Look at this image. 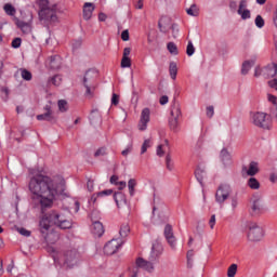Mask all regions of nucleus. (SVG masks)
I'll list each match as a JSON object with an SVG mask.
<instances>
[{
    "instance_id": "1",
    "label": "nucleus",
    "mask_w": 277,
    "mask_h": 277,
    "mask_svg": "<svg viewBox=\"0 0 277 277\" xmlns=\"http://www.w3.org/2000/svg\"><path fill=\"white\" fill-rule=\"evenodd\" d=\"M29 190L32 194V200L40 205L42 213L47 209L53 207V200L56 196H62L66 190V183L64 180H53L47 175L38 173L30 179Z\"/></svg>"
},
{
    "instance_id": "2",
    "label": "nucleus",
    "mask_w": 277,
    "mask_h": 277,
    "mask_svg": "<svg viewBox=\"0 0 277 277\" xmlns=\"http://www.w3.org/2000/svg\"><path fill=\"white\" fill-rule=\"evenodd\" d=\"M51 224L53 226H57L58 228H62L63 230H66L68 228H72V222H70L64 213L52 210L48 215L43 216L39 222V230L45 239L47 243H53L57 239H60V236L55 233H49L51 230Z\"/></svg>"
},
{
    "instance_id": "3",
    "label": "nucleus",
    "mask_w": 277,
    "mask_h": 277,
    "mask_svg": "<svg viewBox=\"0 0 277 277\" xmlns=\"http://www.w3.org/2000/svg\"><path fill=\"white\" fill-rule=\"evenodd\" d=\"M96 71L95 69H89L83 77V88L85 90L84 96L87 98H94V91L96 90Z\"/></svg>"
},
{
    "instance_id": "4",
    "label": "nucleus",
    "mask_w": 277,
    "mask_h": 277,
    "mask_svg": "<svg viewBox=\"0 0 277 277\" xmlns=\"http://www.w3.org/2000/svg\"><path fill=\"white\" fill-rule=\"evenodd\" d=\"M81 253L77 249H67L60 255V263L71 268L79 263Z\"/></svg>"
},
{
    "instance_id": "5",
    "label": "nucleus",
    "mask_w": 277,
    "mask_h": 277,
    "mask_svg": "<svg viewBox=\"0 0 277 277\" xmlns=\"http://www.w3.org/2000/svg\"><path fill=\"white\" fill-rule=\"evenodd\" d=\"M155 211H158L159 224H168V220H170V214H168V207L156 195H154L153 215H155Z\"/></svg>"
},
{
    "instance_id": "6",
    "label": "nucleus",
    "mask_w": 277,
    "mask_h": 277,
    "mask_svg": "<svg viewBox=\"0 0 277 277\" xmlns=\"http://www.w3.org/2000/svg\"><path fill=\"white\" fill-rule=\"evenodd\" d=\"M272 117L265 113H253L251 115L252 123L259 129L269 130L272 128Z\"/></svg>"
},
{
    "instance_id": "7",
    "label": "nucleus",
    "mask_w": 277,
    "mask_h": 277,
    "mask_svg": "<svg viewBox=\"0 0 277 277\" xmlns=\"http://www.w3.org/2000/svg\"><path fill=\"white\" fill-rule=\"evenodd\" d=\"M248 240L256 243L258 241H261L263 239L265 232L263 230V227L261 225L254 223V222H249L248 223Z\"/></svg>"
},
{
    "instance_id": "8",
    "label": "nucleus",
    "mask_w": 277,
    "mask_h": 277,
    "mask_svg": "<svg viewBox=\"0 0 277 277\" xmlns=\"http://www.w3.org/2000/svg\"><path fill=\"white\" fill-rule=\"evenodd\" d=\"M171 117L169 118V127L171 131H179V118H181V104L176 102V100L173 101V105L171 106Z\"/></svg>"
},
{
    "instance_id": "9",
    "label": "nucleus",
    "mask_w": 277,
    "mask_h": 277,
    "mask_svg": "<svg viewBox=\"0 0 277 277\" xmlns=\"http://www.w3.org/2000/svg\"><path fill=\"white\" fill-rule=\"evenodd\" d=\"M251 215H262L265 211V203L263 202V195L255 193L251 197Z\"/></svg>"
},
{
    "instance_id": "10",
    "label": "nucleus",
    "mask_w": 277,
    "mask_h": 277,
    "mask_svg": "<svg viewBox=\"0 0 277 277\" xmlns=\"http://www.w3.org/2000/svg\"><path fill=\"white\" fill-rule=\"evenodd\" d=\"M233 193V188L228 184H221L215 194V200L219 205H224L226 200H228L230 194Z\"/></svg>"
},
{
    "instance_id": "11",
    "label": "nucleus",
    "mask_w": 277,
    "mask_h": 277,
    "mask_svg": "<svg viewBox=\"0 0 277 277\" xmlns=\"http://www.w3.org/2000/svg\"><path fill=\"white\" fill-rule=\"evenodd\" d=\"M122 243H124V240L122 239H113L108 241L104 246V254H107L108 256H111V254H116L118 252V249L122 247Z\"/></svg>"
},
{
    "instance_id": "12",
    "label": "nucleus",
    "mask_w": 277,
    "mask_h": 277,
    "mask_svg": "<svg viewBox=\"0 0 277 277\" xmlns=\"http://www.w3.org/2000/svg\"><path fill=\"white\" fill-rule=\"evenodd\" d=\"M96 215H98L97 211H93L91 213V220L93 222L91 232L95 237H103L105 233V227H103V223H101L100 221H96Z\"/></svg>"
},
{
    "instance_id": "13",
    "label": "nucleus",
    "mask_w": 277,
    "mask_h": 277,
    "mask_svg": "<svg viewBox=\"0 0 277 277\" xmlns=\"http://www.w3.org/2000/svg\"><path fill=\"white\" fill-rule=\"evenodd\" d=\"M40 21H48L49 23H56L57 22V14L55 13V9H45L39 10L38 12Z\"/></svg>"
},
{
    "instance_id": "14",
    "label": "nucleus",
    "mask_w": 277,
    "mask_h": 277,
    "mask_svg": "<svg viewBox=\"0 0 277 277\" xmlns=\"http://www.w3.org/2000/svg\"><path fill=\"white\" fill-rule=\"evenodd\" d=\"M163 235L172 250H176V237H174V229L172 225L167 224L164 226Z\"/></svg>"
},
{
    "instance_id": "15",
    "label": "nucleus",
    "mask_w": 277,
    "mask_h": 277,
    "mask_svg": "<svg viewBox=\"0 0 277 277\" xmlns=\"http://www.w3.org/2000/svg\"><path fill=\"white\" fill-rule=\"evenodd\" d=\"M163 254V245L156 240L151 246V251L148 256L149 261H159V256Z\"/></svg>"
},
{
    "instance_id": "16",
    "label": "nucleus",
    "mask_w": 277,
    "mask_h": 277,
    "mask_svg": "<svg viewBox=\"0 0 277 277\" xmlns=\"http://www.w3.org/2000/svg\"><path fill=\"white\" fill-rule=\"evenodd\" d=\"M155 261L150 260H144L143 258L136 259V267L140 269H144L145 272H148L149 274H153L155 272Z\"/></svg>"
},
{
    "instance_id": "17",
    "label": "nucleus",
    "mask_w": 277,
    "mask_h": 277,
    "mask_svg": "<svg viewBox=\"0 0 277 277\" xmlns=\"http://www.w3.org/2000/svg\"><path fill=\"white\" fill-rule=\"evenodd\" d=\"M148 122H150V109L144 108L141 114V120L138 122L140 131H146L148 127Z\"/></svg>"
},
{
    "instance_id": "18",
    "label": "nucleus",
    "mask_w": 277,
    "mask_h": 277,
    "mask_svg": "<svg viewBox=\"0 0 277 277\" xmlns=\"http://www.w3.org/2000/svg\"><path fill=\"white\" fill-rule=\"evenodd\" d=\"M262 77H264V79H271V77H277V64L273 63L262 68Z\"/></svg>"
},
{
    "instance_id": "19",
    "label": "nucleus",
    "mask_w": 277,
    "mask_h": 277,
    "mask_svg": "<svg viewBox=\"0 0 277 277\" xmlns=\"http://www.w3.org/2000/svg\"><path fill=\"white\" fill-rule=\"evenodd\" d=\"M44 111L45 113L37 116V120H45L47 122H55V117L53 116V110L51 109V105H45Z\"/></svg>"
},
{
    "instance_id": "20",
    "label": "nucleus",
    "mask_w": 277,
    "mask_h": 277,
    "mask_svg": "<svg viewBox=\"0 0 277 277\" xmlns=\"http://www.w3.org/2000/svg\"><path fill=\"white\" fill-rule=\"evenodd\" d=\"M242 172H246L247 176H256L259 174V162L251 161L248 167H242Z\"/></svg>"
},
{
    "instance_id": "21",
    "label": "nucleus",
    "mask_w": 277,
    "mask_h": 277,
    "mask_svg": "<svg viewBox=\"0 0 277 277\" xmlns=\"http://www.w3.org/2000/svg\"><path fill=\"white\" fill-rule=\"evenodd\" d=\"M248 8V0H241L238 8V14L241 16L242 21L250 18V10Z\"/></svg>"
},
{
    "instance_id": "22",
    "label": "nucleus",
    "mask_w": 277,
    "mask_h": 277,
    "mask_svg": "<svg viewBox=\"0 0 277 277\" xmlns=\"http://www.w3.org/2000/svg\"><path fill=\"white\" fill-rule=\"evenodd\" d=\"M220 159L225 168L233 163V157L230 156V153L226 148H223L221 150Z\"/></svg>"
},
{
    "instance_id": "23",
    "label": "nucleus",
    "mask_w": 277,
    "mask_h": 277,
    "mask_svg": "<svg viewBox=\"0 0 277 277\" xmlns=\"http://www.w3.org/2000/svg\"><path fill=\"white\" fill-rule=\"evenodd\" d=\"M129 55H131V48H124L121 68H131V57H129Z\"/></svg>"
},
{
    "instance_id": "24",
    "label": "nucleus",
    "mask_w": 277,
    "mask_h": 277,
    "mask_svg": "<svg viewBox=\"0 0 277 277\" xmlns=\"http://www.w3.org/2000/svg\"><path fill=\"white\" fill-rule=\"evenodd\" d=\"M48 66H50L52 70H58V68L62 67V57L58 55L51 56L48 61Z\"/></svg>"
},
{
    "instance_id": "25",
    "label": "nucleus",
    "mask_w": 277,
    "mask_h": 277,
    "mask_svg": "<svg viewBox=\"0 0 277 277\" xmlns=\"http://www.w3.org/2000/svg\"><path fill=\"white\" fill-rule=\"evenodd\" d=\"M93 12H94V3L85 2L83 4V18H84V21H90V18H92Z\"/></svg>"
},
{
    "instance_id": "26",
    "label": "nucleus",
    "mask_w": 277,
    "mask_h": 277,
    "mask_svg": "<svg viewBox=\"0 0 277 277\" xmlns=\"http://www.w3.org/2000/svg\"><path fill=\"white\" fill-rule=\"evenodd\" d=\"M114 200H115L117 207H120V205H127V197L124 196V194H122L120 192L115 193Z\"/></svg>"
},
{
    "instance_id": "27",
    "label": "nucleus",
    "mask_w": 277,
    "mask_h": 277,
    "mask_svg": "<svg viewBox=\"0 0 277 277\" xmlns=\"http://www.w3.org/2000/svg\"><path fill=\"white\" fill-rule=\"evenodd\" d=\"M247 185L248 187H250V189H261V182H259V180H256V177H250L248 181H247Z\"/></svg>"
},
{
    "instance_id": "28",
    "label": "nucleus",
    "mask_w": 277,
    "mask_h": 277,
    "mask_svg": "<svg viewBox=\"0 0 277 277\" xmlns=\"http://www.w3.org/2000/svg\"><path fill=\"white\" fill-rule=\"evenodd\" d=\"M91 124H98L101 122V115H98V109H93L89 117Z\"/></svg>"
},
{
    "instance_id": "29",
    "label": "nucleus",
    "mask_w": 277,
    "mask_h": 277,
    "mask_svg": "<svg viewBox=\"0 0 277 277\" xmlns=\"http://www.w3.org/2000/svg\"><path fill=\"white\" fill-rule=\"evenodd\" d=\"M169 72H170L171 79H173V81H175L176 80V75H179V67L176 66L175 62L170 63Z\"/></svg>"
},
{
    "instance_id": "30",
    "label": "nucleus",
    "mask_w": 277,
    "mask_h": 277,
    "mask_svg": "<svg viewBox=\"0 0 277 277\" xmlns=\"http://www.w3.org/2000/svg\"><path fill=\"white\" fill-rule=\"evenodd\" d=\"M129 233H131V227L127 223L122 224L119 229V235L121 239L129 237Z\"/></svg>"
},
{
    "instance_id": "31",
    "label": "nucleus",
    "mask_w": 277,
    "mask_h": 277,
    "mask_svg": "<svg viewBox=\"0 0 277 277\" xmlns=\"http://www.w3.org/2000/svg\"><path fill=\"white\" fill-rule=\"evenodd\" d=\"M254 66V61H246L242 63L241 67V75H248L250 72V69Z\"/></svg>"
},
{
    "instance_id": "32",
    "label": "nucleus",
    "mask_w": 277,
    "mask_h": 277,
    "mask_svg": "<svg viewBox=\"0 0 277 277\" xmlns=\"http://www.w3.org/2000/svg\"><path fill=\"white\" fill-rule=\"evenodd\" d=\"M135 187H137V181L135 179H130L128 182V189L131 197L135 196Z\"/></svg>"
},
{
    "instance_id": "33",
    "label": "nucleus",
    "mask_w": 277,
    "mask_h": 277,
    "mask_svg": "<svg viewBox=\"0 0 277 277\" xmlns=\"http://www.w3.org/2000/svg\"><path fill=\"white\" fill-rule=\"evenodd\" d=\"M186 13L188 16H198V14H200V9H198V5L192 4L190 8L186 9Z\"/></svg>"
},
{
    "instance_id": "34",
    "label": "nucleus",
    "mask_w": 277,
    "mask_h": 277,
    "mask_svg": "<svg viewBox=\"0 0 277 277\" xmlns=\"http://www.w3.org/2000/svg\"><path fill=\"white\" fill-rule=\"evenodd\" d=\"M168 21H170L168 17H161L158 22V28H159V31H161V34H166V31H168L166 29V24L168 23Z\"/></svg>"
},
{
    "instance_id": "35",
    "label": "nucleus",
    "mask_w": 277,
    "mask_h": 277,
    "mask_svg": "<svg viewBox=\"0 0 277 277\" xmlns=\"http://www.w3.org/2000/svg\"><path fill=\"white\" fill-rule=\"evenodd\" d=\"M17 27L23 31V34H29L31 31V26L25 22H17Z\"/></svg>"
},
{
    "instance_id": "36",
    "label": "nucleus",
    "mask_w": 277,
    "mask_h": 277,
    "mask_svg": "<svg viewBox=\"0 0 277 277\" xmlns=\"http://www.w3.org/2000/svg\"><path fill=\"white\" fill-rule=\"evenodd\" d=\"M49 85H61L62 83V76L55 75L48 80Z\"/></svg>"
},
{
    "instance_id": "37",
    "label": "nucleus",
    "mask_w": 277,
    "mask_h": 277,
    "mask_svg": "<svg viewBox=\"0 0 277 277\" xmlns=\"http://www.w3.org/2000/svg\"><path fill=\"white\" fill-rule=\"evenodd\" d=\"M167 49L171 55H179V48L176 47V43L174 42H169L167 44Z\"/></svg>"
},
{
    "instance_id": "38",
    "label": "nucleus",
    "mask_w": 277,
    "mask_h": 277,
    "mask_svg": "<svg viewBox=\"0 0 277 277\" xmlns=\"http://www.w3.org/2000/svg\"><path fill=\"white\" fill-rule=\"evenodd\" d=\"M21 70V77L22 79H24V81H31L32 79V75H31V71L23 68V69H19Z\"/></svg>"
},
{
    "instance_id": "39",
    "label": "nucleus",
    "mask_w": 277,
    "mask_h": 277,
    "mask_svg": "<svg viewBox=\"0 0 277 277\" xmlns=\"http://www.w3.org/2000/svg\"><path fill=\"white\" fill-rule=\"evenodd\" d=\"M195 176H196L198 183H200V185H202V181L205 179V171L200 168H197L195 171Z\"/></svg>"
},
{
    "instance_id": "40",
    "label": "nucleus",
    "mask_w": 277,
    "mask_h": 277,
    "mask_svg": "<svg viewBox=\"0 0 277 277\" xmlns=\"http://www.w3.org/2000/svg\"><path fill=\"white\" fill-rule=\"evenodd\" d=\"M166 166L167 170H169L170 172L174 170V162H172V156H170V154H167L166 156Z\"/></svg>"
},
{
    "instance_id": "41",
    "label": "nucleus",
    "mask_w": 277,
    "mask_h": 277,
    "mask_svg": "<svg viewBox=\"0 0 277 277\" xmlns=\"http://www.w3.org/2000/svg\"><path fill=\"white\" fill-rule=\"evenodd\" d=\"M196 53V48L194 47V43L192 41H188L187 48H186V55L188 57H192Z\"/></svg>"
},
{
    "instance_id": "42",
    "label": "nucleus",
    "mask_w": 277,
    "mask_h": 277,
    "mask_svg": "<svg viewBox=\"0 0 277 277\" xmlns=\"http://www.w3.org/2000/svg\"><path fill=\"white\" fill-rule=\"evenodd\" d=\"M58 109L62 113L68 111V102H66L65 100H60L58 101Z\"/></svg>"
},
{
    "instance_id": "43",
    "label": "nucleus",
    "mask_w": 277,
    "mask_h": 277,
    "mask_svg": "<svg viewBox=\"0 0 277 277\" xmlns=\"http://www.w3.org/2000/svg\"><path fill=\"white\" fill-rule=\"evenodd\" d=\"M37 5H39V10H49V0H37Z\"/></svg>"
},
{
    "instance_id": "44",
    "label": "nucleus",
    "mask_w": 277,
    "mask_h": 277,
    "mask_svg": "<svg viewBox=\"0 0 277 277\" xmlns=\"http://www.w3.org/2000/svg\"><path fill=\"white\" fill-rule=\"evenodd\" d=\"M237 274V264H232L227 269L228 277H235Z\"/></svg>"
},
{
    "instance_id": "45",
    "label": "nucleus",
    "mask_w": 277,
    "mask_h": 277,
    "mask_svg": "<svg viewBox=\"0 0 277 277\" xmlns=\"http://www.w3.org/2000/svg\"><path fill=\"white\" fill-rule=\"evenodd\" d=\"M4 11L9 14V16H14L16 14V9L12 4H5Z\"/></svg>"
},
{
    "instance_id": "46",
    "label": "nucleus",
    "mask_w": 277,
    "mask_h": 277,
    "mask_svg": "<svg viewBox=\"0 0 277 277\" xmlns=\"http://www.w3.org/2000/svg\"><path fill=\"white\" fill-rule=\"evenodd\" d=\"M255 25L259 27V29H262V27H265V19H263V16L258 15L255 17Z\"/></svg>"
},
{
    "instance_id": "47",
    "label": "nucleus",
    "mask_w": 277,
    "mask_h": 277,
    "mask_svg": "<svg viewBox=\"0 0 277 277\" xmlns=\"http://www.w3.org/2000/svg\"><path fill=\"white\" fill-rule=\"evenodd\" d=\"M148 148H150V138H147L144 141V143L141 147V155H144V153H146V150H148Z\"/></svg>"
},
{
    "instance_id": "48",
    "label": "nucleus",
    "mask_w": 277,
    "mask_h": 277,
    "mask_svg": "<svg viewBox=\"0 0 277 277\" xmlns=\"http://www.w3.org/2000/svg\"><path fill=\"white\" fill-rule=\"evenodd\" d=\"M269 117L277 122V104L271 107Z\"/></svg>"
},
{
    "instance_id": "49",
    "label": "nucleus",
    "mask_w": 277,
    "mask_h": 277,
    "mask_svg": "<svg viewBox=\"0 0 277 277\" xmlns=\"http://www.w3.org/2000/svg\"><path fill=\"white\" fill-rule=\"evenodd\" d=\"M22 42H23V39L17 37V38L13 39L11 47H13V49H21Z\"/></svg>"
},
{
    "instance_id": "50",
    "label": "nucleus",
    "mask_w": 277,
    "mask_h": 277,
    "mask_svg": "<svg viewBox=\"0 0 277 277\" xmlns=\"http://www.w3.org/2000/svg\"><path fill=\"white\" fill-rule=\"evenodd\" d=\"M186 259H187V267H192V259H194V250L193 249H190L187 252Z\"/></svg>"
},
{
    "instance_id": "51",
    "label": "nucleus",
    "mask_w": 277,
    "mask_h": 277,
    "mask_svg": "<svg viewBox=\"0 0 277 277\" xmlns=\"http://www.w3.org/2000/svg\"><path fill=\"white\" fill-rule=\"evenodd\" d=\"M105 155H107V149L102 147L95 151L94 157H105Z\"/></svg>"
},
{
    "instance_id": "52",
    "label": "nucleus",
    "mask_w": 277,
    "mask_h": 277,
    "mask_svg": "<svg viewBox=\"0 0 277 277\" xmlns=\"http://www.w3.org/2000/svg\"><path fill=\"white\" fill-rule=\"evenodd\" d=\"M111 194H114L113 189H105L97 193V198H103V196H111Z\"/></svg>"
},
{
    "instance_id": "53",
    "label": "nucleus",
    "mask_w": 277,
    "mask_h": 277,
    "mask_svg": "<svg viewBox=\"0 0 277 277\" xmlns=\"http://www.w3.org/2000/svg\"><path fill=\"white\" fill-rule=\"evenodd\" d=\"M81 44H83V41H81V39L74 40L71 43L72 50L77 51V49H81Z\"/></svg>"
},
{
    "instance_id": "54",
    "label": "nucleus",
    "mask_w": 277,
    "mask_h": 277,
    "mask_svg": "<svg viewBox=\"0 0 277 277\" xmlns=\"http://www.w3.org/2000/svg\"><path fill=\"white\" fill-rule=\"evenodd\" d=\"M17 233H19V235H23L24 237H29L31 235V232L27 230L24 227H17Z\"/></svg>"
},
{
    "instance_id": "55",
    "label": "nucleus",
    "mask_w": 277,
    "mask_h": 277,
    "mask_svg": "<svg viewBox=\"0 0 277 277\" xmlns=\"http://www.w3.org/2000/svg\"><path fill=\"white\" fill-rule=\"evenodd\" d=\"M206 114L208 118H211L212 116H214L215 114V109L213 108V106H208L206 108Z\"/></svg>"
},
{
    "instance_id": "56",
    "label": "nucleus",
    "mask_w": 277,
    "mask_h": 277,
    "mask_svg": "<svg viewBox=\"0 0 277 277\" xmlns=\"http://www.w3.org/2000/svg\"><path fill=\"white\" fill-rule=\"evenodd\" d=\"M118 103H120V95L114 93L113 97H111V105H118Z\"/></svg>"
},
{
    "instance_id": "57",
    "label": "nucleus",
    "mask_w": 277,
    "mask_h": 277,
    "mask_svg": "<svg viewBox=\"0 0 277 277\" xmlns=\"http://www.w3.org/2000/svg\"><path fill=\"white\" fill-rule=\"evenodd\" d=\"M121 40H123V42H129V29L121 32Z\"/></svg>"
},
{
    "instance_id": "58",
    "label": "nucleus",
    "mask_w": 277,
    "mask_h": 277,
    "mask_svg": "<svg viewBox=\"0 0 277 277\" xmlns=\"http://www.w3.org/2000/svg\"><path fill=\"white\" fill-rule=\"evenodd\" d=\"M209 226L211 228V230H213V228H215V214H212L210 220H209Z\"/></svg>"
},
{
    "instance_id": "59",
    "label": "nucleus",
    "mask_w": 277,
    "mask_h": 277,
    "mask_svg": "<svg viewBox=\"0 0 277 277\" xmlns=\"http://www.w3.org/2000/svg\"><path fill=\"white\" fill-rule=\"evenodd\" d=\"M171 29H172L173 38H176V36H179V26L176 24H173L171 26Z\"/></svg>"
},
{
    "instance_id": "60",
    "label": "nucleus",
    "mask_w": 277,
    "mask_h": 277,
    "mask_svg": "<svg viewBox=\"0 0 277 277\" xmlns=\"http://www.w3.org/2000/svg\"><path fill=\"white\" fill-rule=\"evenodd\" d=\"M237 205H239V199L237 198V196L232 197V209H237Z\"/></svg>"
},
{
    "instance_id": "61",
    "label": "nucleus",
    "mask_w": 277,
    "mask_h": 277,
    "mask_svg": "<svg viewBox=\"0 0 277 277\" xmlns=\"http://www.w3.org/2000/svg\"><path fill=\"white\" fill-rule=\"evenodd\" d=\"M163 155H166V151H163V145H159L157 147V156L158 157H163Z\"/></svg>"
},
{
    "instance_id": "62",
    "label": "nucleus",
    "mask_w": 277,
    "mask_h": 277,
    "mask_svg": "<svg viewBox=\"0 0 277 277\" xmlns=\"http://www.w3.org/2000/svg\"><path fill=\"white\" fill-rule=\"evenodd\" d=\"M268 85H269V88H273L274 90L277 91V79L275 78L273 80H269Z\"/></svg>"
},
{
    "instance_id": "63",
    "label": "nucleus",
    "mask_w": 277,
    "mask_h": 277,
    "mask_svg": "<svg viewBox=\"0 0 277 277\" xmlns=\"http://www.w3.org/2000/svg\"><path fill=\"white\" fill-rule=\"evenodd\" d=\"M169 97L168 95H162L159 100L160 105H168Z\"/></svg>"
},
{
    "instance_id": "64",
    "label": "nucleus",
    "mask_w": 277,
    "mask_h": 277,
    "mask_svg": "<svg viewBox=\"0 0 277 277\" xmlns=\"http://www.w3.org/2000/svg\"><path fill=\"white\" fill-rule=\"evenodd\" d=\"M271 183H277V173L273 172L269 174Z\"/></svg>"
}]
</instances>
